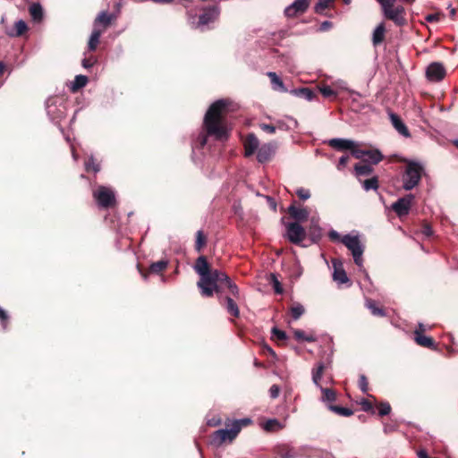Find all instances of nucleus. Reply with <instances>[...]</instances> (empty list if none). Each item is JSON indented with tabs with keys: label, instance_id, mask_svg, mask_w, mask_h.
I'll return each mask as SVG.
<instances>
[{
	"label": "nucleus",
	"instance_id": "obj_1",
	"mask_svg": "<svg viewBox=\"0 0 458 458\" xmlns=\"http://www.w3.org/2000/svg\"><path fill=\"white\" fill-rule=\"evenodd\" d=\"M195 272L199 276L197 286L203 297H213L214 293L222 294L228 290L231 296L224 298L227 312L234 317L240 316V310L235 301L240 299V290L236 284L223 271L213 269L206 256H199L193 267Z\"/></svg>",
	"mask_w": 458,
	"mask_h": 458
},
{
	"label": "nucleus",
	"instance_id": "obj_2",
	"mask_svg": "<svg viewBox=\"0 0 458 458\" xmlns=\"http://www.w3.org/2000/svg\"><path fill=\"white\" fill-rule=\"evenodd\" d=\"M232 101L227 98H222L212 103L207 110L203 127L206 135L200 136L201 147L207 144L208 136L214 137L215 140L225 141L229 137V128L226 116L231 109Z\"/></svg>",
	"mask_w": 458,
	"mask_h": 458
},
{
	"label": "nucleus",
	"instance_id": "obj_3",
	"mask_svg": "<svg viewBox=\"0 0 458 458\" xmlns=\"http://www.w3.org/2000/svg\"><path fill=\"white\" fill-rule=\"evenodd\" d=\"M250 423L251 420L249 418L235 420L232 423L227 420L225 422L226 428L218 429L211 435L212 444L220 446L225 442L232 443L242 430V428Z\"/></svg>",
	"mask_w": 458,
	"mask_h": 458
},
{
	"label": "nucleus",
	"instance_id": "obj_4",
	"mask_svg": "<svg viewBox=\"0 0 458 458\" xmlns=\"http://www.w3.org/2000/svg\"><path fill=\"white\" fill-rule=\"evenodd\" d=\"M424 174V167L416 161H408L403 175V188L411 191L419 185Z\"/></svg>",
	"mask_w": 458,
	"mask_h": 458
},
{
	"label": "nucleus",
	"instance_id": "obj_5",
	"mask_svg": "<svg viewBox=\"0 0 458 458\" xmlns=\"http://www.w3.org/2000/svg\"><path fill=\"white\" fill-rule=\"evenodd\" d=\"M326 365L323 362H318V365L312 369V381L321 390V401L327 404L332 403L337 399V392L333 388L323 387L320 384L321 377L325 372Z\"/></svg>",
	"mask_w": 458,
	"mask_h": 458
},
{
	"label": "nucleus",
	"instance_id": "obj_6",
	"mask_svg": "<svg viewBox=\"0 0 458 458\" xmlns=\"http://www.w3.org/2000/svg\"><path fill=\"white\" fill-rule=\"evenodd\" d=\"M92 195L97 204L101 208L108 209L116 205L114 191L109 187L99 185L93 191Z\"/></svg>",
	"mask_w": 458,
	"mask_h": 458
},
{
	"label": "nucleus",
	"instance_id": "obj_7",
	"mask_svg": "<svg viewBox=\"0 0 458 458\" xmlns=\"http://www.w3.org/2000/svg\"><path fill=\"white\" fill-rule=\"evenodd\" d=\"M341 242L349 250H351L354 263L358 267H361L363 262L362 254L364 252V248L362 247L359 237L346 234L342 237Z\"/></svg>",
	"mask_w": 458,
	"mask_h": 458
},
{
	"label": "nucleus",
	"instance_id": "obj_8",
	"mask_svg": "<svg viewBox=\"0 0 458 458\" xmlns=\"http://www.w3.org/2000/svg\"><path fill=\"white\" fill-rule=\"evenodd\" d=\"M286 237L295 245H300L306 237L305 229L298 222H292L286 225Z\"/></svg>",
	"mask_w": 458,
	"mask_h": 458
},
{
	"label": "nucleus",
	"instance_id": "obj_9",
	"mask_svg": "<svg viewBox=\"0 0 458 458\" xmlns=\"http://www.w3.org/2000/svg\"><path fill=\"white\" fill-rule=\"evenodd\" d=\"M310 3L311 0H294L292 4L284 9V13L287 18H296L306 13Z\"/></svg>",
	"mask_w": 458,
	"mask_h": 458
},
{
	"label": "nucleus",
	"instance_id": "obj_10",
	"mask_svg": "<svg viewBox=\"0 0 458 458\" xmlns=\"http://www.w3.org/2000/svg\"><path fill=\"white\" fill-rule=\"evenodd\" d=\"M396 0H389L382 8L386 19L392 21L396 26L403 27L407 23L406 18L399 15L394 9Z\"/></svg>",
	"mask_w": 458,
	"mask_h": 458
},
{
	"label": "nucleus",
	"instance_id": "obj_11",
	"mask_svg": "<svg viewBox=\"0 0 458 458\" xmlns=\"http://www.w3.org/2000/svg\"><path fill=\"white\" fill-rule=\"evenodd\" d=\"M446 75L445 66L441 63H431L426 70V77L429 81L438 82L444 80Z\"/></svg>",
	"mask_w": 458,
	"mask_h": 458
},
{
	"label": "nucleus",
	"instance_id": "obj_12",
	"mask_svg": "<svg viewBox=\"0 0 458 458\" xmlns=\"http://www.w3.org/2000/svg\"><path fill=\"white\" fill-rule=\"evenodd\" d=\"M413 199L414 196L412 194H408L403 198H400L392 204V209L400 217L406 216L409 214Z\"/></svg>",
	"mask_w": 458,
	"mask_h": 458
},
{
	"label": "nucleus",
	"instance_id": "obj_13",
	"mask_svg": "<svg viewBox=\"0 0 458 458\" xmlns=\"http://www.w3.org/2000/svg\"><path fill=\"white\" fill-rule=\"evenodd\" d=\"M168 260L167 259H161L157 262H153L148 268L143 269L138 265L139 271L141 275V276L144 279H147L148 275L155 274V275H162L163 272H165L168 267Z\"/></svg>",
	"mask_w": 458,
	"mask_h": 458
},
{
	"label": "nucleus",
	"instance_id": "obj_14",
	"mask_svg": "<svg viewBox=\"0 0 458 458\" xmlns=\"http://www.w3.org/2000/svg\"><path fill=\"white\" fill-rule=\"evenodd\" d=\"M276 153V146L273 143H266L259 147L257 152V159L263 164L271 160Z\"/></svg>",
	"mask_w": 458,
	"mask_h": 458
},
{
	"label": "nucleus",
	"instance_id": "obj_15",
	"mask_svg": "<svg viewBox=\"0 0 458 458\" xmlns=\"http://www.w3.org/2000/svg\"><path fill=\"white\" fill-rule=\"evenodd\" d=\"M218 6H208L203 9V13L199 16V25H207L210 22H213L218 17Z\"/></svg>",
	"mask_w": 458,
	"mask_h": 458
},
{
	"label": "nucleus",
	"instance_id": "obj_16",
	"mask_svg": "<svg viewBox=\"0 0 458 458\" xmlns=\"http://www.w3.org/2000/svg\"><path fill=\"white\" fill-rule=\"evenodd\" d=\"M116 20V16L113 13H108L107 12H101L98 13L97 18L94 21V28L102 27L100 29L103 32L111 26L114 21Z\"/></svg>",
	"mask_w": 458,
	"mask_h": 458
},
{
	"label": "nucleus",
	"instance_id": "obj_17",
	"mask_svg": "<svg viewBox=\"0 0 458 458\" xmlns=\"http://www.w3.org/2000/svg\"><path fill=\"white\" fill-rule=\"evenodd\" d=\"M244 156L249 157L252 156L259 148V141L254 133L246 136L244 141Z\"/></svg>",
	"mask_w": 458,
	"mask_h": 458
},
{
	"label": "nucleus",
	"instance_id": "obj_18",
	"mask_svg": "<svg viewBox=\"0 0 458 458\" xmlns=\"http://www.w3.org/2000/svg\"><path fill=\"white\" fill-rule=\"evenodd\" d=\"M422 325L420 326V329L414 332V340L417 344L427 347L429 349L435 348V341L432 337L427 336L423 334Z\"/></svg>",
	"mask_w": 458,
	"mask_h": 458
},
{
	"label": "nucleus",
	"instance_id": "obj_19",
	"mask_svg": "<svg viewBox=\"0 0 458 458\" xmlns=\"http://www.w3.org/2000/svg\"><path fill=\"white\" fill-rule=\"evenodd\" d=\"M287 212L290 216L296 220L298 223L308 220L310 215L307 208H299L295 206L294 203L288 207Z\"/></svg>",
	"mask_w": 458,
	"mask_h": 458
},
{
	"label": "nucleus",
	"instance_id": "obj_20",
	"mask_svg": "<svg viewBox=\"0 0 458 458\" xmlns=\"http://www.w3.org/2000/svg\"><path fill=\"white\" fill-rule=\"evenodd\" d=\"M390 120L395 130L405 137L410 136V132L406 125L403 123L400 116L394 113L390 114Z\"/></svg>",
	"mask_w": 458,
	"mask_h": 458
},
{
	"label": "nucleus",
	"instance_id": "obj_21",
	"mask_svg": "<svg viewBox=\"0 0 458 458\" xmlns=\"http://www.w3.org/2000/svg\"><path fill=\"white\" fill-rule=\"evenodd\" d=\"M276 458H295V450L288 445H280L275 448Z\"/></svg>",
	"mask_w": 458,
	"mask_h": 458
},
{
	"label": "nucleus",
	"instance_id": "obj_22",
	"mask_svg": "<svg viewBox=\"0 0 458 458\" xmlns=\"http://www.w3.org/2000/svg\"><path fill=\"white\" fill-rule=\"evenodd\" d=\"M328 146L336 150H350L353 146V141L346 139H332L328 141Z\"/></svg>",
	"mask_w": 458,
	"mask_h": 458
},
{
	"label": "nucleus",
	"instance_id": "obj_23",
	"mask_svg": "<svg viewBox=\"0 0 458 458\" xmlns=\"http://www.w3.org/2000/svg\"><path fill=\"white\" fill-rule=\"evenodd\" d=\"M386 26L384 22L379 23L373 31L372 44L374 47L381 45L385 40Z\"/></svg>",
	"mask_w": 458,
	"mask_h": 458
},
{
	"label": "nucleus",
	"instance_id": "obj_24",
	"mask_svg": "<svg viewBox=\"0 0 458 458\" xmlns=\"http://www.w3.org/2000/svg\"><path fill=\"white\" fill-rule=\"evenodd\" d=\"M334 264V274L333 277L335 281L339 282L340 284H345L349 282V278L347 276L346 272L342 267L341 262L337 263L335 260L333 262Z\"/></svg>",
	"mask_w": 458,
	"mask_h": 458
},
{
	"label": "nucleus",
	"instance_id": "obj_25",
	"mask_svg": "<svg viewBox=\"0 0 458 458\" xmlns=\"http://www.w3.org/2000/svg\"><path fill=\"white\" fill-rule=\"evenodd\" d=\"M28 30V26L26 22L22 20H20L14 23V27L11 30H7L6 34L10 37H21Z\"/></svg>",
	"mask_w": 458,
	"mask_h": 458
},
{
	"label": "nucleus",
	"instance_id": "obj_26",
	"mask_svg": "<svg viewBox=\"0 0 458 458\" xmlns=\"http://www.w3.org/2000/svg\"><path fill=\"white\" fill-rule=\"evenodd\" d=\"M102 33L103 30H101L99 28L93 29L89 40L88 42V48L90 52H94L97 50Z\"/></svg>",
	"mask_w": 458,
	"mask_h": 458
},
{
	"label": "nucleus",
	"instance_id": "obj_27",
	"mask_svg": "<svg viewBox=\"0 0 458 458\" xmlns=\"http://www.w3.org/2000/svg\"><path fill=\"white\" fill-rule=\"evenodd\" d=\"M363 161L366 162V160ZM373 171L372 165L367 163H359L354 165V172L357 177L370 175Z\"/></svg>",
	"mask_w": 458,
	"mask_h": 458
},
{
	"label": "nucleus",
	"instance_id": "obj_28",
	"mask_svg": "<svg viewBox=\"0 0 458 458\" xmlns=\"http://www.w3.org/2000/svg\"><path fill=\"white\" fill-rule=\"evenodd\" d=\"M29 13L34 21L40 22L42 21L44 13L40 4L33 3L29 8Z\"/></svg>",
	"mask_w": 458,
	"mask_h": 458
},
{
	"label": "nucleus",
	"instance_id": "obj_29",
	"mask_svg": "<svg viewBox=\"0 0 458 458\" xmlns=\"http://www.w3.org/2000/svg\"><path fill=\"white\" fill-rule=\"evenodd\" d=\"M208 243V236L207 234L202 231L199 230L196 233V241L194 244V249L197 252H201L203 249L206 247Z\"/></svg>",
	"mask_w": 458,
	"mask_h": 458
},
{
	"label": "nucleus",
	"instance_id": "obj_30",
	"mask_svg": "<svg viewBox=\"0 0 458 458\" xmlns=\"http://www.w3.org/2000/svg\"><path fill=\"white\" fill-rule=\"evenodd\" d=\"M367 308L371 311V313L376 317H386V311L383 307H380L377 305L376 301L374 300H368L366 302Z\"/></svg>",
	"mask_w": 458,
	"mask_h": 458
},
{
	"label": "nucleus",
	"instance_id": "obj_31",
	"mask_svg": "<svg viewBox=\"0 0 458 458\" xmlns=\"http://www.w3.org/2000/svg\"><path fill=\"white\" fill-rule=\"evenodd\" d=\"M309 235L313 242H318L322 237L321 228L313 220L309 229Z\"/></svg>",
	"mask_w": 458,
	"mask_h": 458
},
{
	"label": "nucleus",
	"instance_id": "obj_32",
	"mask_svg": "<svg viewBox=\"0 0 458 458\" xmlns=\"http://www.w3.org/2000/svg\"><path fill=\"white\" fill-rule=\"evenodd\" d=\"M327 408L329 411L336 413L337 415L344 416V417H350L353 414L352 410H351L349 408L335 405L332 403L327 404Z\"/></svg>",
	"mask_w": 458,
	"mask_h": 458
},
{
	"label": "nucleus",
	"instance_id": "obj_33",
	"mask_svg": "<svg viewBox=\"0 0 458 458\" xmlns=\"http://www.w3.org/2000/svg\"><path fill=\"white\" fill-rule=\"evenodd\" d=\"M293 95L305 98L307 100H312L315 98V93L309 88H301L291 91Z\"/></svg>",
	"mask_w": 458,
	"mask_h": 458
},
{
	"label": "nucleus",
	"instance_id": "obj_34",
	"mask_svg": "<svg viewBox=\"0 0 458 458\" xmlns=\"http://www.w3.org/2000/svg\"><path fill=\"white\" fill-rule=\"evenodd\" d=\"M88 83V77L85 75H77L71 86L72 92H77Z\"/></svg>",
	"mask_w": 458,
	"mask_h": 458
},
{
	"label": "nucleus",
	"instance_id": "obj_35",
	"mask_svg": "<svg viewBox=\"0 0 458 458\" xmlns=\"http://www.w3.org/2000/svg\"><path fill=\"white\" fill-rule=\"evenodd\" d=\"M365 157H368L372 165H377L384 158L382 153L378 149L367 150Z\"/></svg>",
	"mask_w": 458,
	"mask_h": 458
},
{
	"label": "nucleus",
	"instance_id": "obj_36",
	"mask_svg": "<svg viewBox=\"0 0 458 458\" xmlns=\"http://www.w3.org/2000/svg\"><path fill=\"white\" fill-rule=\"evenodd\" d=\"M304 307L299 302H294L290 307V314L295 320L299 319L304 314Z\"/></svg>",
	"mask_w": 458,
	"mask_h": 458
},
{
	"label": "nucleus",
	"instance_id": "obj_37",
	"mask_svg": "<svg viewBox=\"0 0 458 458\" xmlns=\"http://www.w3.org/2000/svg\"><path fill=\"white\" fill-rule=\"evenodd\" d=\"M362 187L367 191L370 190L377 191L379 187L377 177L373 176L372 178L364 180L362 182Z\"/></svg>",
	"mask_w": 458,
	"mask_h": 458
},
{
	"label": "nucleus",
	"instance_id": "obj_38",
	"mask_svg": "<svg viewBox=\"0 0 458 458\" xmlns=\"http://www.w3.org/2000/svg\"><path fill=\"white\" fill-rule=\"evenodd\" d=\"M334 2L335 0H318L314 7L315 13L318 14L324 13L325 10H327Z\"/></svg>",
	"mask_w": 458,
	"mask_h": 458
},
{
	"label": "nucleus",
	"instance_id": "obj_39",
	"mask_svg": "<svg viewBox=\"0 0 458 458\" xmlns=\"http://www.w3.org/2000/svg\"><path fill=\"white\" fill-rule=\"evenodd\" d=\"M267 75L270 79L272 84L278 86L282 91H287L283 81L277 76L276 72H268Z\"/></svg>",
	"mask_w": 458,
	"mask_h": 458
},
{
	"label": "nucleus",
	"instance_id": "obj_40",
	"mask_svg": "<svg viewBox=\"0 0 458 458\" xmlns=\"http://www.w3.org/2000/svg\"><path fill=\"white\" fill-rule=\"evenodd\" d=\"M85 167L88 172L93 171L95 173H98L100 171V164L93 157H89L85 162Z\"/></svg>",
	"mask_w": 458,
	"mask_h": 458
},
{
	"label": "nucleus",
	"instance_id": "obj_41",
	"mask_svg": "<svg viewBox=\"0 0 458 458\" xmlns=\"http://www.w3.org/2000/svg\"><path fill=\"white\" fill-rule=\"evenodd\" d=\"M294 337L298 341H306L309 343H313L316 341V337L313 335H306L305 332L301 329L294 330Z\"/></svg>",
	"mask_w": 458,
	"mask_h": 458
},
{
	"label": "nucleus",
	"instance_id": "obj_42",
	"mask_svg": "<svg viewBox=\"0 0 458 458\" xmlns=\"http://www.w3.org/2000/svg\"><path fill=\"white\" fill-rule=\"evenodd\" d=\"M282 426L280 422L276 419H271L266 421L264 424V429L267 431H274L277 429H281Z\"/></svg>",
	"mask_w": 458,
	"mask_h": 458
},
{
	"label": "nucleus",
	"instance_id": "obj_43",
	"mask_svg": "<svg viewBox=\"0 0 458 458\" xmlns=\"http://www.w3.org/2000/svg\"><path fill=\"white\" fill-rule=\"evenodd\" d=\"M350 151L352 157H354L355 158L362 159L365 157L367 150L360 149L358 147V145L353 141V146L352 148H350Z\"/></svg>",
	"mask_w": 458,
	"mask_h": 458
},
{
	"label": "nucleus",
	"instance_id": "obj_44",
	"mask_svg": "<svg viewBox=\"0 0 458 458\" xmlns=\"http://www.w3.org/2000/svg\"><path fill=\"white\" fill-rule=\"evenodd\" d=\"M271 332H272V338L273 339H276V340H279V341H284V340L287 339V335L283 330H280V329H278L276 327H273Z\"/></svg>",
	"mask_w": 458,
	"mask_h": 458
},
{
	"label": "nucleus",
	"instance_id": "obj_45",
	"mask_svg": "<svg viewBox=\"0 0 458 458\" xmlns=\"http://www.w3.org/2000/svg\"><path fill=\"white\" fill-rule=\"evenodd\" d=\"M362 411L375 414V407L373 403L368 399H362L360 402Z\"/></svg>",
	"mask_w": 458,
	"mask_h": 458
},
{
	"label": "nucleus",
	"instance_id": "obj_46",
	"mask_svg": "<svg viewBox=\"0 0 458 458\" xmlns=\"http://www.w3.org/2000/svg\"><path fill=\"white\" fill-rule=\"evenodd\" d=\"M271 283L273 284L275 293L277 294H282L284 293V289L281 285V283L277 280L276 275L271 274Z\"/></svg>",
	"mask_w": 458,
	"mask_h": 458
},
{
	"label": "nucleus",
	"instance_id": "obj_47",
	"mask_svg": "<svg viewBox=\"0 0 458 458\" xmlns=\"http://www.w3.org/2000/svg\"><path fill=\"white\" fill-rule=\"evenodd\" d=\"M319 91L325 98H335L336 97V92L334 89H332L331 87H329V86L320 87Z\"/></svg>",
	"mask_w": 458,
	"mask_h": 458
},
{
	"label": "nucleus",
	"instance_id": "obj_48",
	"mask_svg": "<svg viewBox=\"0 0 458 458\" xmlns=\"http://www.w3.org/2000/svg\"><path fill=\"white\" fill-rule=\"evenodd\" d=\"M377 409H378V414L380 416H386V415L389 414L391 411V406L388 403H380L377 405Z\"/></svg>",
	"mask_w": 458,
	"mask_h": 458
},
{
	"label": "nucleus",
	"instance_id": "obj_49",
	"mask_svg": "<svg viewBox=\"0 0 458 458\" xmlns=\"http://www.w3.org/2000/svg\"><path fill=\"white\" fill-rule=\"evenodd\" d=\"M443 17H445V14L443 13H429L425 16V20L428 22H437Z\"/></svg>",
	"mask_w": 458,
	"mask_h": 458
},
{
	"label": "nucleus",
	"instance_id": "obj_50",
	"mask_svg": "<svg viewBox=\"0 0 458 458\" xmlns=\"http://www.w3.org/2000/svg\"><path fill=\"white\" fill-rule=\"evenodd\" d=\"M359 386L362 393L366 394L369 391V382L365 375H360L359 379Z\"/></svg>",
	"mask_w": 458,
	"mask_h": 458
},
{
	"label": "nucleus",
	"instance_id": "obj_51",
	"mask_svg": "<svg viewBox=\"0 0 458 458\" xmlns=\"http://www.w3.org/2000/svg\"><path fill=\"white\" fill-rule=\"evenodd\" d=\"M9 316L5 310L0 308V322L4 329L8 327Z\"/></svg>",
	"mask_w": 458,
	"mask_h": 458
},
{
	"label": "nucleus",
	"instance_id": "obj_52",
	"mask_svg": "<svg viewBox=\"0 0 458 458\" xmlns=\"http://www.w3.org/2000/svg\"><path fill=\"white\" fill-rule=\"evenodd\" d=\"M296 195L302 200H306L308 199H310V192L309 190L307 189H304V188H299L297 191H296Z\"/></svg>",
	"mask_w": 458,
	"mask_h": 458
},
{
	"label": "nucleus",
	"instance_id": "obj_53",
	"mask_svg": "<svg viewBox=\"0 0 458 458\" xmlns=\"http://www.w3.org/2000/svg\"><path fill=\"white\" fill-rule=\"evenodd\" d=\"M280 387L277 385H272L269 388V394L272 399H276L279 396Z\"/></svg>",
	"mask_w": 458,
	"mask_h": 458
},
{
	"label": "nucleus",
	"instance_id": "obj_54",
	"mask_svg": "<svg viewBox=\"0 0 458 458\" xmlns=\"http://www.w3.org/2000/svg\"><path fill=\"white\" fill-rule=\"evenodd\" d=\"M421 233L426 237H430L433 234V230L429 224L424 223L421 227Z\"/></svg>",
	"mask_w": 458,
	"mask_h": 458
},
{
	"label": "nucleus",
	"instance_id": "obj_55",
	"mask_svg": "<svg viewBox=\"0 0 458 458\" xmlns=\"http://www.w3.org/2000/svg\"><path fill=\"white\" fill-rule=\"evenodd\" d=\"M349 159H350L349 156H347V155L341 157L339 159V162L337 164V169L338 170L344 169L347 165Z\"/></svg>",
	"mask_w": 458,
	"mask_h": 458
},
{
	"label": "nucleus",
	"instance_id": "obj_56",
	"mask_svg": "<svg viewBox=\"0 0 458 458\" xmlns=\"http://www.w3.org/2000/svg\"><path fill=\"white\" fill-rule=\"evenodd\" d=\"M95 63H96V59L93 56L89 57V58H84L82 60V66L86 69H89V68L92 67Z\"/></svg>",
	"mask_w": 458,
	"mask_h": 458
},
{
	"label": "nucleus",
	"instance_id": "obj_57",
	"mask_svg": "<svg viewBox=\"0 0 458 458\" xmlns=\"http://www.w3.org/2000/svg\"><path fill=\"white\" fill-rule=\"evenodd\" d=\"M261 129L264 131H267V133H270V134H273L276 132V127L272 124H266V123H263L261 125Z\"/></svg>",
	"mask_w": 458,
	"mask_h": 458
},
{
	"label": "nucleus",
	"instance_id": "obj_58",
	"mask_svg": "<svg viewBox=\"0 0 458 458\" xmlns=\"http://www.w3.org/2000/svg\"><path fill=\"white\" fill-rule=\"evenodd\" d=\"M328 237L333 242L341 241V239H342L340 234L336 231H335V230H331L328 233Z\"/></svg>",
	"mask_w": 458,
	"mask_h": 458
},
{
	"label": "nucleus",
	"instance_id": "obj_59",
	"mask_svg": "<svg viewBox=\"0 0 458 458\" xmlns=\"http://www.w3.org/2000/svg\"><path fill=\"white\" fill-rule=\"evenodd\" d=\"M222 424L221 419L219 418H212L208 420V425L210 427H216Z\"/></svg>",
	"mask_w": 458,
	"mask_h": 458
},
{
	"label": "nucleus",
	"instance_id": "obj_60",
	"mask_svg": "<svg viewBox=\"0 0 458 458\" xmlns=\"http://www.w3.org/2000/svg\"><path fill=\"white\" fill-rule=\"evenodd\" d=\"M332 27V22L329 21H325L320 25V30L325 31Z\"/></svg>",
	"mask_w": 458,
	"mask_h": 458
},
{
	"label": "nucleus",
	"instance_id": "obj_61",
	"mask_svg": "<svg viewBox=\"0 0 458 458\" xmlns=\"http://www.w3.org/2000/svg\"><path fill=\"white\" fill-rule=\"evenodd\" d=\"M394 11H396L397 13H399V15L405 17L406 13H405V9L403 5H397V6L394 5Z\"/></svg>",
	"mask_w": 458,
	"mask_h": 458
},
{
	"label": "nucleus",
	"instance_id": "obj_62",
	"mask_svg": "<svg viewBox=\"0 0 458 458\" xmlns=\"http://www.w3.org/2000/svg\"><path fill=\"white\" fill-rule=\"evenodd\" d=\"M263 352H264V353H266V354H269V355H271V356H273V357H276V352H275V351H274L271 347H269V346H267V345H265V346H264V348H263Z\"/></svg>",
	"mask_w": 458,
	"mask_h": 458
},
{
	"label": "nucleus",
	"instance_id": "obj_63",
	"mask_svg": "<svg viewBox=\"0 0 458 458\" xmlns=\"http://www.w3.org/2000/svg\"><path fill=\"white\" fill-rule=\"evenodd\" d=\"M4 68H5V66H4V63L0 62V76L3 75V73L4 72Z\"/></svg>",
	"mask_w": 458,
	"mask_h": 458
},
{
	"label": "nucleus",
	"instance_id": "obj_64",
	"mask_svg": "<svg viewBox=\"0 0 458 458\" xmlns=\"http://www.w3.org/2000/svg\"><path fill=\"white\" fill-rule=\"evenodd\" d=\"M377 1L380 4L382 8L385 6V4H386L389 2V0H377Z\"/></svg>",
	"mask_w": 458,
	"mask_h": 458
}]
</instances>
